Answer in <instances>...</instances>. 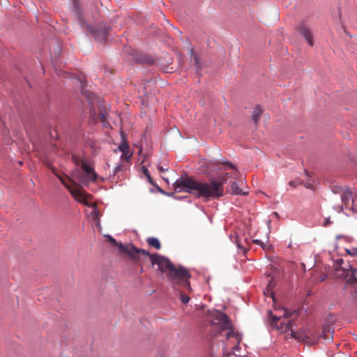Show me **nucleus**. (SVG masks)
<instances>
[{
  "label": "nucleus",
  "mask_w": 357,
  "mask_h": 357,
  "mask_svg": "<svg viewBox=\"0 0 357 357\" xmlns=\"http://www.w3.org/2000/svg\"><path fill=\"white\" fill-rule=\"evenodd\" d=\"M229 173L212 179L208 183L196 180L188 176L178 178L174 183L177 192H186L194 194L197 197L206 199H215L223 196V185L226 183Z\"/></svg>",
  "instance_id": "obj_1"
},
{
  "label": "nucleus",
  "mask_w": 357,
  "mask_h": 357,
  "mask_svg": "<svg viewBox=\"0 0 357 357\" xmlns=\"http://www.w3.org/2000/svg\"><path fill=\"white\" fill-rule=\"evenodd\" d=\"M212 325L218 331V335L225 337L228 342L233 343L234 354L238 356L236 351L239 349V344L242 340V335L234 327L231 319L224 313L217 311L214 314Z\"/></svg>",
  "instance_id": "obj_2"
},
{
  "label": "nucleus",
  "mask_w": 357,
  "mask_h": 357,
  "mask_svg": "<svg viewBox=\"0 0 357 357\" xmlns=\"http://www.w3.org/2000/svg\"><path fill=\"white\" fill-rule=\"evenodd\" d=\"M284 312L282 315H274L271 311H268V320L270 322V324L273 328H276L277 330L281 331V332H287L288 331H291V335L294 338L305 342L306 343L310 342V337L309 336V334L304 330L301 329L297 332H294L292 331V324L293 321H288L287 322H285L284 321H282L280 324H278V322L280 320L282 319V317L286 319L288 317H290L292 315H295L296 317L298 314V312L297 310H294L292 312H289L287 309L283 308L282 309Z\"/></svg>",
  "instance_id": "obj_3"
},
{
  "label": "nucleus",
  "mask_w": 357,
  "mask_h": 357,
  "mask_svg": "<svg viewBox=\"0 0 357 357\" xmlns=\"http://www.w3.org/2000/svg\"><path fill=\"white\" fill-rule=\"evenodd\" d=\"M74 163L80 167L81 171H77L75 174V178L79 183L84 185H88L90 183H95L98 179V174L95 172L94 167L87 158L73 156Z\"/></svg>",
  "instance_id": "obj_4"
},
{
  "label": "nucleus",
  "mask_w": 357,
  "mask_h": 357,
  "mask_svg": "<svg viewBox=\"0 0 357 357\" xmlns=\"http://www.w3.org/2000/svg\"><path fill=\"white\" fill-rule=\"evenodd\" d=\"M52 170L75 199L80 203L86 205L88 204V199L91 198V197L84 190L82 186L73 181L67 175L58 174L54 168Z\"/></svg>",
  "instance_id": "obj_5"
},
{
  "label": "nucleus",
  "mask_w": 357,
  "mask_h": 357,
  "mask_svg": "<svg viewBox=\"0 0 357 357\" xmlns=\"http://www.w3.org/2000/svg\"><path fill=\"white\" fill-rule=\"evenodd\" d=\"M337 278L346 280L345 289L349 291L350 298L357 303V268L349 266V268H336Z\"/></svg>",
  "instance_id": "obj_6"
},
{
  "label": "nucleus",
  "mask_w": 357,
  "mask_h": 357,
  "mask_svg": "<svg viewBox=\"0 0 357 357\" xmlns=\"http://www.w3.org/2000/svg\"><path fill=\"white\" fill-rule=\"evenodd\" d=\"M73 12L82 29L89 31L90 33L93 34L96 38L100 40H105L109 29L107 27H104L103 29H96L87 24L84 19L82 8L77 0H73Z\"/></svg>",
  "instance_id": "obj_7"
},
{
  "label": "nucleus",
  "mask_w": 357,
  "mask_h": 357,
  "mask_svg": "<svg viewBox=\"0 0 357 357\" xmlns=\"http://www.w3.org/2000/svg\"><path fill=\"white\" fill-rule=\"evenodd\" d=\"M167 280L174 285H180L186 289L190 290L189 279L191 275L188 269L179 266L172 268L167 273Z\"/></svg>",
  "instance_id": "obj_8"
},
{
  "label": "nucleus",
  "mask_w": 357,
  "mask_h": 357,
  "mask_svg": "<svg viewBox=\"0 0 357 357\" xmlns=\"http://www.w3.org/2000/svg\"><path fill=\"white\" fill-rule=\"evenodd\" d=\"M109 240L113 245L117 246L119 250L122 253L127 255L130 257V259L135 262L139 261L140 254L149 256V252L143 249H139L132 244L124 245L121 243H118L114 238L111 236L109 237Z\"/></svg>",
  "instance_id": "obj_9"
},
{
  "label": "nucleus",
  "mask_w": 357,
  "mask_h": 357,
  "mask_svg": "<svg viewBox=\"0 0 357 357\" xmlns=\"http://www.w3.org/2000/svg\"><path fill=\"white\" fill-rule=\"evenodd\" d=\"M143 256L144 257H149L153 265H158L159 270L162 273H168L174 266V264L166 257L159 255L158 254L150 255L146 256L140 254L139 259Z\"/></svg>",
  "instance_id": "obj_10"
},
{
  "label": "nucleus",
  "mask_w": 357,
  "mask_h": 357,
  "mask_svg": "<svg viewBox=\"0 0 357 357\" xmlns=\"http://www.w3.org/2000/svg\"><path fill=\"white\" fill-rule=\"evenodd\" d=\"M335 193H339L342 202L346 208L354 210V195L349 188H337Z\"/></svg>",
  "instance_id": "obj_11"
},
{
  "label": "nucleus",
  "mask_w": 357,
  "mask_h": 357,
  "mask_svg": "<svg viewBox=\"0 0 357 357\" xmlns=\"http://www.w3.org/2000/svg\"><path fill=\"white\" fill-rule=\"evenodd\" d=\"M119 149L122 152L121 156V160H128L130 159L132 153L130 152L129 149L128 143L126 140H123L122 143L119 146Z\"/></svg>",
  "instance_id": "obj_12"
},
{
  "label": "nucleus",
  "mask_w": 357,
  "mask_h": 357,
  "mask_svg": "<svg viewBox=\"0 0 357 357\" xmlns=\"http://www.w3.org/2000/svg\"><path fill=\"white\" fill-rule=\"evenodd\" d=\"M298 31L305 38L307 43L310 46H312L314 44V42H313V39H312V35L311 33V31L310 30V29L307 26H306L305 24H301L298 26Z\"/></svg>",
  "instance_id": "obj_13"
},
{
  "label": "nucleus",
  "mask_w": 357,
  "mask_h": 357,
  "mask_svg": "<svg viewBox=\"0 0 357 357\" xmlns=\"http://www.w3.org/2000/svg\"><path fill=\"white\" fill-rule=\"evenodd\" d=\"M107 112L105 109V107H100L99 109H98V119L102 123V125L104 126H106L108 123H107Z\"/></svg>",
  "instance_id": "obj_14"
},
{
  "label": "nucleus",
  "mask_w": 357,
  "mask_h": 357,
  "mask_svg": "<svg viewBox=\"0 0 357 357\" xmlns=\"http://www.w3.org/2000/svg\"><path fill=\"white\" fill-rule=\"evenodd\" d=\"M220 163L224 165V168H223L224 170H227V169L232 170V172L231 173V175H230L231 177H234L235 178L237 177L238 170L234 165H233L230 162H222Z\"/></svg>",
  "instance_id": "obj_15"
},
{
  "label": "nucleus",
  "mask_w": 357,
  "mask_h": 357,
  "mask_svg": "<svg viewBox=\"0 0 357 357\" xmlns=\"http://www.w3.org/2000/svg\"><path fill=\"white\" fill-rule=\"evenodd\" d=\"M262 113H263V109H261V107L260 106H257L254 109V110L252 112V119L255 125H257L259 121L260 120L261 115Z\"/></svg>",
  "instance_id": "obj_16"
},
{
  "label": "nucleus",
  "mask_w": 357,
  "mask_h": 357,
  "mask_svg": "<svg viewBox=\"0 0 357 357\" xmlns=\"http://www.w3.org/2000/svg\"><path fill=\"white\" fill-rule=\"evenodd\" d=\"M333 330L329 326H324L322 331V337L326 340H329L333 337Z\"/></svg>",
  "instance_id": "obj_17"
},
{
  "label": "nucleus",
  "mask_w": 357,
  "mask_h": 357,
  "mask_svg": "<svg viewBox=\"0 0 357 357\" xmlns=\"http://www.w3.org/2000/svg\"><path fill=\"white\" fill-rule=\"evenodd\" d=\"M146 241L150 246L153 247L157 250H160L161 248L160 243L155 237H149L147 238Z\"/></svg>",
  "instance_id": "obj_18"
},
{
  "label": "nucleus",
  "mask_w": 357,
  "mask_h": 357,
  "mask_svg": "<svg viewBox=\"0 0 357 357\" xmlns=\"http://www.w3.org/2000/svg\"><path fill=\"white\" fill-rule=\"evenodd\" d=\"M231 193L235 195H246L248 192H243L242 189H241L236 182H232L231 185Z\"/></svg>",
  "instance_id": "obj_19"
},
{
  "label": "nucleus",
  "mask_w": 357,
  "mask_h": 357,
  "mask_svg": "<svg viewBox=\"0 0 357 357\" xmlns=\"http://www.w3.org/2000/svg\"><path fill=\"white\" fill-rule=\"evenodd\" d=\"M142 169H143V172H144V174H145L146 177V178H147V179H148L149 183L150 184H151L152 185L155 186V183L153 182V178H151V175H150V174H149V172L148 169H147V168H146V167H143Z\"/></svg>",
  "instance_id": "obj_20"
},
{
  "label": "nucleus",
  "mask_w": 357,
  "mask_h": 357,
  "mask_svg": "<svg viewBox=\"0 0 357 357\" xmlns=\"http://www.w3.org/2000/svg\"><path fill=\"white\" fill-rule=\"evenodd\" d=\"M346 252L352 257H357V247L356 248H351L349 249H346Z\"/></svg>",
  "instance_id": "obj_21"
},
{
  "label": "nucleus",
  "mask_w": 357,
  "mask_h": 357,
  "mask_svg": "<svg viewBox=\"0 0 357 357\" xmlns=\"http://www.w3.org/2000/svg\"><path fill=\"white\" fill-rule=\"evenodd\" d=\"M192 54V60L195 62V63L197 66V67H199L200 65V59L198 57L197 55L194 54L193 50H191Z\"/></svg>",
  "instance_id": "obj_22"
},
{
  "label": "nucleus",
  "mask_w": 357,
  "mask_h": 357,
  "mask_svg": "<svg viewBox=\"0 0 357 357\" xmlns=\"http://www.w3.org/2000/svg\"><path fill=\"white\" fill-rule=\"evenodd\" d=\"M181 301L183 303L186 304L190 301V297L181 292Z\"/></svg>",
  "instance_id": "obj_23"
},
{
  "label": "nucleus",
  "mask_w": 357,
  "mask_h": 357,
  "mask_svg": "<svg viewBox=\"0 0 357 357\" xmlns=\"http://www.w3.org/2000/svg\"><path fill=\"white\" fill-rule=\"evenodd\" d=\"M342 263H343V259H337L336 260V266L335 267V271H336V268H342L341 267V265L342 264ZM335 276L337 277V272H335Z\"/></svg>",
  "instance_id": "obj_24"
},
{
  "label": "nucleus",
  "mask_w": 357,
  "mask_h": 357,
  "mask_svg": "<svg viewBox=\"0 0 357 357\" xmlns=\"http://www.w3.org/2000/svg\"><path fill=\"white\" fill-rule=\"evenodd\" d=\"M264 294H265L266 295H267V296H268V295H270V296L273 298V299L274 300L273 293V291H272V290H271V289H269L268 290V287H266V291H264Z\"/></svg>",
  "instance_id": "obj_25"
},
{
  "label": "nucleus",
  "mask_w": 357,
  "mask_h": 357,
  "mask_svg": "<svg viewBox=\"0 0 357 357\" xmlns=\"http://www.w3.org/2000/svg\"><path fill=\"white\" fill-rule=\"evenodd\" d=\"M123 170V167L121 165H119L115 169H114V174H116L117 172H121Z\"/></svg>",
  "instance_id": "obj_26"
},
{
  "label": "nucleus",
  "mask_w": 357,
  "mask_h": 357,
  "mask_svg": "<svg viewBox=\"0 0 357 357\" xmlns=\"http://www.w3.org/2000/svg\"><path fill=\"white\" fill-rule=\"evenodd\" d=\"M298 184L300 183L296 182V181H291L289 183V185L293 188H296Z\"/></svg>",
  "instance_id": "obj_27"
},
{
  "label": "nucleus",
  "mask_w": 357,
  "mask_h": 357,
  "mask_svg": "<svg viewBox=\"0 0 357 357\" xmlns=\"http://www.w3.org/2000/svg\"><path fill=\"white\" fill-rule=\"evenodd\" d=\"M253 242H254L255 244L259 245H260V246H261V247H262V246H263V245H264V243H263L261 241L258 240V239H255V240H253Z\"/></svg>",
  "instance_id": "obj_28"
},
{
  "label": "nucleus",
  "mask_w": 357,
  "mask_h": 357,
  "mask_svg": "<svg viewBox=\"0 0 357 357\" xmlns=\"http://www.w3.org/2000/svg\"><path fill=\"white\" fill-rule=\"evenodd\" d=\"M273 286H274L273 283L271 281H270L268 284L267 285L268 290L269 289H271V290H273Z\"/></svg>",
  "instance_id": "obj_29"
},
{
  "label": "nucleus",
  "mask_w": 357,
  "mask_h": 357,
  "mask_svg": "<svg viewBox=\"0 0 357 357\" xmlns=\"http://www.w3.org/2000/svg\"><path fill=\"white\" fill-rule=\"evenodd\" d=\"M158 169L160 172H165L167 169H164L161 166H158Z\"/></svg>",
  "instance_id": "obj_30"
},
{
  "label": "nucleus",
  "mask_w": 357,
  "mask_h": 357,
  "mask_svg": "<svg viewBox=\"0 0 357 357\" xmlns=\"http://www.w3.org/2000/svg\"><path fill=\"white\" fill-rule=\"evenodd\" d=\"M326 277H327L326 275H324L321 276L319 281L320 282L324 281L326 280Z\"/></svg>",
  "instance_id": "obj_31"
},
{
  "label": "nucleus",
  "mask_w": 357,
  "mask_h": 357,
  "mask_svg": "<svg viewBox=\"0 0 357 357\" xmlns=\"http://www.w3.org/2000/svg\"><path fill=\"white\" fill-rule=\"evenodd\" d=\"M90 113H91V116H92L93 117H94V116H95V115H96V112H95V109H91V110H90Z\"/></svg>",
  "instance_id": "obj_32"
},
{
  "label": "nucleus",
  "mask_w": 357,
  "mask_h": 357,
  "mask_svg": "<svg viewBox=\"0 0 357 357\" xmlns=\"http://www.w3.org/2000/svg\"><path fill=\"white\" fill-rule=\"evenodd\" d=\"M306 188H310V185H306Z\"/></svg>",
  "instance_id": "obj_33"
}]
</instances>
